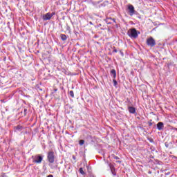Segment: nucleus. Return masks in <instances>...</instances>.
Returning a JSON list of instances; mask_svg holds the SVG:
<instances>
[{
    "mask_svg": "<svg viewBox=\"0 0 177 177\" xmlns=\"http://www.w3.org/2000/svg\"><path fill=\"white\" fill-rule=\"evenodd\" d=\"M139 34H140V32L136 30V28L129 29L127 32V35L130 38H138Z\"/></svg>",
    "mask_w": 177,
    "mask_h": 177,
    "instance_id": "1",
    "label": "nucleus"
},
{
    "mask_svg": "<svg viewBox=\"0 0 177 177\" xmlns=\"http://www.w3.org/2000/svg\"><path fill=\"white\" fill-rule=\"evenodd\" d=\"M47 160L50 164H53L55 162V152L50 151L48 153Z\"/></svg>",
    "mask_w": 177,
    "mask_h": 177,
    "instance_id": "2",
    "label": "nucleus"
},
{
    "mask_svg": "<svg viewBox=\"0 0 177 177\" xmlns=\"http://www.w3.org/2000/svg\"><path fill=\"white\" fill-rule=\"evenodd\" d=\"M32 160L35 164H41V162H42V160H44V157L42 155L38 154L32 157Z\"/></svg>",
    "mask_w": 177,
    "mask_h": 177,
    "instance_id": "3",
    "label": "nucleus"
},
{
    "mask_svg": "<svg viewBox=\"0 0 177 177\" xmlns=\"http://www.w3.org/2000/svg\"><path fill=\"white\" fill-rule=\"evenodd\" d=\"M147 45L153 48V46H156V40L153 37H149L147 39Z\"/></svg>",
    "mask_w": 177,
    "mask_h": 177,
    "instance_id": "4",
    "label": "nucleus"
},
{
    "mask_svg": "<svg viewBox=\"0 0 177 177\" xmlns=\"http://www.w3.org/2000/svg\"><path fill=\"white\" fill-rule=\"evenodd\" d=\"M128 9L130 16H133V15H135V7H133L132 5H129L128 6Z\"/></svg>",
    "mask_w": 177,
    "mask_h": 177,
    "instance_id": "5",
    "label": "nucleus"
},
{
    "mask_svg": "<svg viewBox=\"0 0 177 177\" xmlns=\"http://www.w3.org/2000/svg\"><path fill=\"white\" fill-rule=\"evenodd\" d=\"M21 131H23V127L21 125H17L14 127L15 132H21Z\"/></svg>",
    "mask_w": 177,
    "mask_h": 177,
    "instance_id": "6",
    "label": "nucleus"
},
{
    "mask_svg": "<svg viewBox=\"0 0 177 177\" xmlns=\"http://www.w3.org/2000/svg\"><path fill=\"white\" fill-rule=\"evenodd\" d=\"M52 19V17L50 15V13H46V15H43V19L44 20H50Z\"/></svg>",
    "mask_w": 177,
    "mask_h": 177,
    "instance_id": "7",
    "label": "nucleus"
},
{
    "mask_svg": "<svg viewBox=\"0 0 177 177\" xmlns=\"http://www.w3.org/2000/svg\"><path fill=\"white\" fill-rule=\"evenodd\" d=\"M128 110L131 114H135L136 113V109L133 106H129Z\"/></svg>",
    "mask_w": 177,
    "mask_h": 177,
    "instance_id": "8",
    "label": "nucleus"
},
{
    "mask_svg": "<svg viewBox=\"0 0 177 177\" xmlns=\"http://www.w3.org/2000/svg\"><path fill=\"white\" fill-rule=\"evenodd\" d=\"M157 128H158V131H161L162 129H164V123L162 122H159L157 124Z\"/></svg>",
    "mask_w": 177,
    "mask_h": 177,
    "instance_id": "9",
    "label": "nucleus"
},
{
    "mask_svg": "<svg viewBox=\"0 0 177 177\" xmlns=\"http://www.w3.org/2000/svg\"><path fill=\"white\" fill-rule=\"evenodd\" d=\"M105 21L106 24H111V21H113V23H115V19L109 17V18H106L105 19Z\"/></svg>",
    "mask_w": 177,
    "mask_h": 177,
    "instance_id": "10",
    "label": "nucleus"
},
{
    "mask_svg": "<svg viewBox=\"0 0 177 177\" xmlns=\"http://www.w3.org/2000/svg\"><path fill=\"white\" fill-rule=\"evenodd\" d=\"M111 75L114 80H115V77H117V72H115V69H112L111 71Z\"/></svg>",
    "mask_w": 177,
    "mask_h": 177,
    "instance_id": "11",
    "label": "nucleus"
},
{
    "mask_svg": "<svg viewBox=\"0 0 177 177\" xmlns=\"http://www.w3.org/2000/svg\"><path fill=\"white\" fill-rule=\"evenodd\" d=\"M61 39H62V41H66L67 39V36L66 35H61Z\"/></svg>",
    "mask_w": 177,
    "mask_h": 177,
    "instance_id": "12",
    "label": "nucleus"
},
{
    "mask_svg": "<svg viewBox=\"0 0 177 177\" xmlns=\"http://www.w3.org/2000/svg\"><path fill=\"white\" fill-rule=\"evenodd\" d=\"M79 171L82 175H85V171H84V169H82V167H80Z\"/></svg>",
    "mask_w": 177,
    "mask_h": 177,
    "instance_id": "13",
    "label": "nucleus"
},
{
    "mask_svg": "<svg viewBox=\"0 0 177 177\" xmlns=\"http://www.w3.org/2000/svg\"><path fill=\"white\" fill-rule=\"evenodd\" d=\"M84 143H85V141H84V140H80L79 141V145H80V146H82V145H84Z\"/></svg>",
    "mask_w": 177,
    "mask_h": 177,
    "instance_id": "14",
    "label": "nucleus"
},
{
    "mask_svg": "<svg viewBox=\"0 0 177 177\" xmlns=\"http://www.w3.org/2000/svg\"><path fill=\"white\" fill-rule=\"evenodd\" d=\"M69 95H70V96H71V97H74V91H71L69 92Z\"/></svg>",
    "mask_w": 177,
    "mask_h": 177,
    "instance_id": "15",
    "label": "nucleus"
},
{
    "mask_svg": "<svg viewBox=\"0 0 177 177\" xmlns=\"http://www.w3.org/2000/svg\"><path fill=\"white\" fill-rule=\"evenodd\" d=\"M113 85L115 86V85H117V80H115V79L113 78Z\"/></svg>",
    "mask_w": 177,
    "mask_h": 177,
    "instance_id": "16",
    "label": "nucleus"
},
{
    "mask_svg": "<svg viewBox=\"0 0 177 177\" xmlns=\"http://www.w3.org/2000/svg\"><path fill=\"white\" fill-rule=\"evenodd\" d=\"M165 145L166 147H169V144L168 143V142H166L165 143Z\"/></svg>",
    "mask_w": 177,
    "mask_h": 177,
    "instance_id": "17",
    "label": "nucleus"
},
{
    "mask_svg": "<svg viewBox=\"0 0 177 177\" xmlns=\"http://www.w3.org/2000/svg\"><path fill=\"white\" fill-rule=\"evenodd\" d=\"M55 15H56V13L55 12H53L52 13H50L51 17H53V16H55Z\"/></svg>",
    "mask_w": 177,
    "mask_h": 177,
    "instance_id": "18",
    "label": "nucleus"
},
{
    "mask_svg": "<svg viewBox=\"0 0 177 177\" xmlns=\"http://www.w3.org/2000/svg\"><path fill=\"white\" fill-rule=\"evenodd\" d=\"M120 53L121 56H122V57H124V52H122V50H120Z\"/></svg>",
    "mask_w": 177,
    "mask_h": 177,
    "instance_id": "19",
    "label": "nucleus"
},
{
    "mask_svg": "<svg viewBox=\"0 0 177 177\" xmlns=\"http://www.w3.org/2000/svg\"><path fill=\"white\" fill-rule=\"evenodd\" d=\"M113 158H114L115 160H120V158H118V156H115L113 157Z\"/></svg>",
    "mask_w": 177,
    "mask_h": 177,
    "instance_id": "20",
    "label": "nucleus"
},
{
    "mask_svg": "<svg viewBox=\"0 0 177 177\" xmlns=\"http://www.w3.org/2000/svg\"><path fill=\"white\" fill-rule=\"evenodd\" d=\"M24 115H26V114H27V109H24Z\"/></svg>",
    "mask_w": 177,
    "mask_h": 177,
    "instance_id": "21",
    "label": "nucleus"
},
{
    "mask_svg": "<svg viewBox=\"0 0 177 177\" xmlns=\"http://www.w3.org/2000/svg\"><path fill=\"white\" fill-rule=\"evenodd\" d=\"M149 127H151L153 125V123L151 122H149Z\"/></svg>",
    "mask_w": 177,
    "mask_h": 177,
    "instance_id": "22",
    "label": "nucleus"
},
{
    "mask_svg": "<svg viewBox=\"0 0 177 177\" xmlns=\"http://www.w3.org/2000/svg\"><path fill=\"white\" fill-rule=\"evenodd\" d=\"M47 177H53V175L50 174V175L47 176Z\"/></svg>",
    "mask_w": 177,
    "mask_h": 177,
    "instance_id": "23",
    "label": "nucleus"
},
{
    "mask_svg": "<svg viewBox=\"0 0 177 177\" xmlns=\"http://www.w3.org/2000/svg\"><path fill=\"white\" fill-rule=\"evenodd\" d=\"M113 52H114L115 53H117V52H118V51H117V49H114V50H113Z\"/></svg>",
    "mask_w": 177,
    "mask_h": 177,
    "instance_id": "24",
    "label": "nucleus"
},
{
    "mask_svg": "<svg viewBox=\"0 0 177 177\" xmlns=\"http://www.w3.org/2000/svg\"><path fill=\"white\" fill-rule=\"evenodd\" d=\"M2 177H7V176H6V174H3V175H2Z\"/></svg>",
    "mask_w": 177,
    "mask_h": 177,
    "instance_id": "25",
    "label": "nucleus"
},
{
    "mask_svg": "<svg viewBox=\"0 0 177 177\" xmlns=\"http://www.w3.org/2000/svg\"><path fill=\"white\" fill-rule=\"evenodd\" d=\"M118 162H119V164H121V161L118 160Z\"/></svg>",
    "mask_w": 177,
    "mask_h": 177,
    "instance_id": "26",
    "label": "nucleus"
},
{
    "mask_svg": "<svg viewBox=\"0 0 177 177\" xmlns=\"http://www.w3.org/2000/svg\"><path fill=\"white\" fill-rule=\"evenodd\" d=\"M176 131L177 132V129H175Z\"/></svg>",
    "mask_w": 177,
    "mask_h": 177,
    "instance_id": "27",
    "label": "nucleus"
}]
</instances>
